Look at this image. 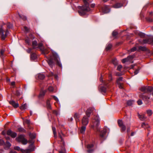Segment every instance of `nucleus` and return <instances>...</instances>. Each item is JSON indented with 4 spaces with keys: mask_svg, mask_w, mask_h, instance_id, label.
Returning a JSON list of instances; mask_svg holds the SVG:
<instances>
[{
    "mask_svg": "<svg viewBox=\"0 0 153 153\" xmlns=\"http://www.w3.org/2000/svg\"><path fill=\"white\" fill-rule=\"evenodd\" d=\"M52 56H50L48 57V63L50 65H51L53 62V60L56 62V64L60 67L62 68V65L60 62L59 58L56 53L53 51H51Z\"/></svg>",
    "mask_w": 153,
    "mask_h": 153,
    "instance_id": "nucleus-1",
    "label": "nucleus"
},
{
    "mask_svg": "<svg viewBox=\"0 0 153 153\" xmlns=\"http://www.w3.org/2000/svg\"><path fill=\"white\" fill-rule=\"evenodd\" d=\"M85 5L82 6H79L80 10L78 11L79 15L81 16L85 15L86 12L90 10V8L89 7V4L88 3V0H83Z\"/></svg>",
    "mask_w": 153,
    "mask_h": 153,
    "instance_id": "nucleus-2",
    "label": "nucleus"
},
{
    "mask_svg": "<svg viewBox=\"0 0 153 153\" xmlns=\"http://www.w3.org/2000/svg\"><path fill=\"white\" fill-rule=\"evenodd\" d=\"M8 32L7 29L5 30L2 27L0 28V36L2 40H4L7 36Z\"/></svg>",
    "mask_w": 153,
    "mask_h": 153,
    "instance_id": "nucleus-3",
    "label": "nucleus"
},
{
    "mask_svg": "<svg viewBox=\"0 0 153 153\" xmlns=\"http://www.w3.org/2000/svg\"><path fill=\"white\" fill-rule=\"evenodd\" d=\"M140 90L144 93L151 92L153 90V87L148 86H143L141 88Z\"/></svg>",
    "mask_w": 153,
    "mask_h": 153,
    "instance_id": "nucleus-4",
    "label": "nucleus"
},
{
    "mask_svg": "<svg viewBox=\"0 0 153 153\" xmlns=\"http://www.w3.org/2000/svg\"><path fill=\"white\" fill-rule=\"evenodd\" d=\"M140 42L141 44L148 43L153 45V37L143 39L142 41H140Z\"/></svg>",
    "mask_w": 153,
    "mask_h": 153,
    "instance_id": "nucleus-5",
    "label": "nucleus"
},
{
    "mask_svg": "<svg viewBox=\"0 0 153 153\" xmlns=\"http://www.w3.org/2000/svg\"><path fill=\"white\" fill-rule=\"evenodd\" d=\"M6 134L7 135L10 136L13 138H15L17 135L16 133L10 129H9L7 131Z\"/></svg>",
    "mask_w": 153,
    "mask_h": 153,
    "instance_id": "nucleus-6",
    "label": "nucleus"
},
{
    "mask_svg": "<svg viewBox=\"0 0 153 153\" xmlns=\"http://www.w3.org/2000/svg\"><path fill=\"white\" fill-rule=\"evenodd\" d=\"M133 58V56H128L127 58H124L122 60V62L124 63L126 62H129L130 63H132V60Z\"/></svg>",
    "mask_w": 153,
    "mask_h": 153,
    "instance_id": "nucleus-7",
    "label": "nucleus"
},
{
    "mask_svg": "<svg viewBox=\"0 0 153 153\" xmlns=\"http://www.w3.org/2000/svg\"><path fill=\"white\" fill-rule=\"evenodd\" d=\"M14 149L18 151H20L23 153H29L31 151V150L30 149H27L25 150L21 149L19 146H16L14 147Z\"/></svg>",
    "mask_w": 153,
    "mask_h": 153,
    "instance_id": "nucleus-8",
    "label": "nucleus"
},
{
    "mask_svg": "<svg viewBox=\"0 0 153 153\" xmlns=\"http://www.w3.org/2000/svg\"><path fill=\"white\" fill-rule=\"evenodd\" d=\"M140 98H142L143 100L146 103H148L149 100L150 98V97L149 96L145 95L144 94H140L139 96Z\"/></svg>",
    "mask_w": 153,
    "mask_h": 153,
    "instance_id": "nucleus-9",
    "label": "nucleus"
},
{
    "mask_svg": "<svg viewBox=\"0 0 153 153\" xmlns=\"http://www.w3.org/2000/svg\"><path fill=\"white\" fill-rule=\"evenodd\" d=\"M39 50L42 52L43 54H46L48 53L50 50L48 48H39Z\"/></svg>",
    "mask_w": 153,
    "mask_h": 153,
    "instance_id": "nucleus-10",
    "label": "nucleus"
},
{
    "mask_svg": "<svg viewBox=\"0 0 153 153\" xmlns=\"http://www.w3.org/2000/svg\"><path fill=\"white\" fill-rule=\"evenodd\" d=\"M88 118L86 116L84 117L82 120V125L84 126H86L88 124Z\"/></svg>",
    "mask_w": 153,
    "mask_h": 153,
    "instance_id": "nucleus-11",
    "label": "nucleus"
},
{
    "mask_svg": "<svg viewBox=\"0 0 153 153\" xmlns=\"http://www.w3.org/2000/svg\"><path fill=\"white\" fill-rule=\"evenodd\" d=\"M94 108L92 107H90L88 108L86 111V114L88 117H89L93 111Z\"/></svg>",
    "mask_w": 153,
    "mask_h": 153,
    "instance_id": "nucleus-12",
    "label": "nucleus"
},
{
    "mask_svg": "<svg viewBox=\"0 0 153 153\" xmlns=\"http://www.w3.org/2000/svg\"><path fill=\"white\" fill-rule=\"evenodd\" d=\"M93 147V145L92 144H88L87 145V147L88 150L87 152L89 153H91L93 151V150L92 149V147Z\"/></svg>",
    "mask_w": 153,
    "mask_h": 153,
    "instance_id": "nucleus-13",
    "label": "nucleus"
},
{
    "mask_svg": "<svg viewBox=\"0 0 153 153\" xmlns=\"http://www.w3.org/2000/svg\"><path fill=\"white\" fill-rule=\"evenodd\" d=\"M25 138L24 135H21L16 138V140L19 142H21Z\"/></svg>",
    "mask_w": 153,
    "mask_h": 153,
    "instance_id": "nucleus-14",
    "label": "nucleus"
},
{
    "mask_svg": "<svg viewBox=\"0 0 153 153\" xmlns=\"http://www.w3.org/2000/svg\"><path fill=\"white\" fill-rule=\"evenodd\" d=\"M9 103L15 108H16L19 106L18 103H16L13 100L10 101L9 102Z\"/></svg>",
    "mask_w": 153,
    "mask_h": 153,
    "instance_id": "nucleus-15",
    "label": "nucleus"
},
{
    "mask_svg": "<svg viewBox=\"0 0 153 153\" xmlns=\"http://www.w3.org/2000/svg\"><path fill=\"white\" fill-rule=\"evenodd\" d=\"M80 117V114H79L78 113H75L74 116V117L75 119L76 122H77L79 121V118Z\"/></svg>",
    "mask_w": 153,
    "mask_h": 153,
    "instance_id": "nucleus-16",
    "label": "nucleus"
},
{
    "mask_svg": "<svg viewBox=\"0 0 153 153\" xmlns=\"http://www.w3.org/2000/svg\"><path fill=\"white\" fill-rule=\"evenodd\" d=\"M102 10L105 13H107L109 12L110 11L109 8L107 6H105L102 8Z\"/></svg>",
    "mask_w": 153,
    "mask_h": 153,
    "instance_id": "nucleus-17",
    "label": "nucleus"
},
{
    "mask_svg": "<svg viewBox=\"0 0 153 153\" xmlns=\"http://www.w3.org/2000/svg\"><path fill=\"white\" fill-rule=\"evenodd\" d=\"M137 48H131L130 51L131 52H134L137 51ZM147 48H138L139 50H137V51H145L146 50Z\"/></svg>",
    "mask_w": 153,
    "mask_h": 153,
    "instance_id": "nucleus-18",
    "label": "nucleus"
},
{
    "mask_svg": "<svg viewBox=\"0 0 153 153\" xmlns=\"http://www.w3.org/2000/svg\"><path fill=\"white\" fill-rule=\"evenodd\" d=\"M45 76V75L43 74H38V78L39 79H43Z\"/></svg>",
    "mask_w": 153,
    "mask_h": 153,
    "instance_id": "nucleus-19",
    "label": "nucleus"
},
{
    "mask_svg": "<svg viewBox=\"0 0 153 153\" xmlns=\"http://www.w3.org/2000/svg\"><path fill=\"white\" fill-rule=\"evenodd\" d=\"M123 6V5L120 3H117L114 5L115 8H120Z\"/></svg>",
    "mask_w": 153,
    "mask_h": 153,
    "instance_id": "nucleus-20",
    "label": "nucleus"
},
{
    "mask_svg": "<svg viewBox=\"0 0 153 153\" xmlns=\"http://www.w3.org/2000/svg\"><path fill=\"white\" fill-rule=\"evenodd\" d=\"M46 92L47 90H45L41 91L39 95V97H43L45 95V93Z\"/></svg>",
    "mask_w": 153,
    "mask_h": 153,
    "instance_id": "nucleus-21",
    "label": "nucleus"
},
{
    "mask_svg": "<svg viewBox=\"0 0 153 153\" xmlns=\"http://www.w3.org/2000/svg\"><path fill=\"white\" fill-rule=\"evenodd\" d=\"M95 122H94V123L93 124V126H99V123H100V121L99 120L97 119V120H96L94 121Z\"/></svg>",
    "mask_w": 153,
    "mask_h": 153,
    "instance_id": "nucleus-22",
    "label": "nucleus"
},
{
    "mask_svg": "<svg viewBox=\"0 0 153 153\" xmlns=\"http://www.w3.org/2000/svg\"><path fill=\"white\" fill-rule=\"evenodd\" d=\"M85 126H82L80 130V132L81 133L83 134L85 132L86 129Z\"/></svg>",
    "mask_w": 153,
    "mask_h": 153,
    "instance_id": "nucleus-23",
    "label": "nucleus"
},
{
    "mask_svg": "<svg viewBox=\"0 0 153 153\" xmlns=\"http://www.w3.org/2000/svg\"><path fill=\"white\" fill-rule=\"evenodd\" d=\"M138 116L140 119L142 120H143L146 118V117H145V115L144 114H143L141 115H139Z\"/></svg>",
    "mask_w": 153,
    "mask_h": 153,
    "instance_id": "nucleus-24",
    "label": "nucleus"
},
{
    "mask_svg": "<svg viewBox=\"0 0 153 153\" xmlns=\"http://www.w3.org/2000/svg\"><path fill=\"white\" fill-rule=\"evenodd\" d=\"M106 131V129H104L102 131H101L100 136L101 137H103L104 136V135L105 134Z\"/></svg>",
    "mask_w": 153,
    "mask_h": 153,
    "instance_id": "nucleus-25",
    "label": "nucleus"
},
{
    "mask_svg": "<svg viewBox=\"0 0 153 153\" xmlns=\"http://www.w3.org/2000/svg\"><path fill=\"white\" fill-rule=\"evenodd\" d=\"M47 106L48 109H51V106L50 103V101L48 100L46 102Z\"/></svg>",
    "mask_w": 153,
    "mask_h": 153,
    "instance_id": "nucleus-26",
    "label": "nucleus"
},
{
    "mask_svg": "<svg viewBox=\"0 0 153 153\" xmlns=\"http://www.w3.org/2000/svg\"><path fill=\"white\" fill-rule=\"evenodd\" d=\"M31 59L34 60L36 58V55L35 53H32L31 55Z\"/></svg>",
    "mask_w": 153,
    "mask_h": 153,
    "instance_id": "nucleus-27",
    "label": "nucleus"
},
{
    "mask_svg": "<svg viewBox=\"0 0 153 153\" xmlns=\"http://www.w3.org/2000/svg\"><path fill=\"white\" fill-rule=\"evenodd\" d=\"M21 143L23 145H26L28 141L25 138Z\"/></svg>",
    "mask_w": 153,
    "mask_h": 153,
    "instance_id": "nucleus-28",
    "label": "nucleus"
},
{
    "mask_svg": "<svg viewBox=\"0 0 153 153\" xmlns=\"http://www.w3.org/2000/svg\"><path fill=\"white\" fill-rule=\"evenodd\" d=\"M23 120V123L24 124L25 123L27 124L28 125H29L30 124V121L29 120L24 119V118H22Z\"/></svg>",
    "mask_w": 153,
    "mask_h": 153,
    "instance_id": "nucleus-29",
    "label": "nucleus"
},
{
    "mask_svg": "<svg viewBox=\"0 0 153 153\" xmlns=\"http://www.w3.org/2000/svg\"><path fill=\"white\" fill-rule=\"evenodd\" d=\"M30 38L29 37H27L25 40V41L26 43L28 44H29L30 43L31 40L30 39Z\"/></svg>",
    "mask_w": 153,
    "mask_h": 153,
    "instance_id": "nucleus-30",
    "label": "nucleus"
},
{
    "mask_svg": "<svg viewBox=\"0 0 153 153\" xmlns=\"http://www.w3.org/2000/svg\"><path fill=\"white\" fill-rule=\"evenodd\" d=\"M146 112L148 115L149 116H151L152 114V112L151 110L149 109L146 111Z\"/></svg>",
    "mask_w": 153,
    "mask_h": 153,
    "instance_id": "nucleus-31",
    "label": "nucleus"
},
{
    "mask_svg": "<svg viewBox=\"0 0 153 153\" xmlns=\"http://www.w3.org/2000/svg\"><path fill=\"white\" fill-rule=\"evenodd\" d=\"M27 107V104H25L22 105L20 107V109L21 110H23L26 108Z\"/></svg>",
    "mask_w": 153,
    "mask_h": 153,
    "instance_id": "nucleus-32",
    "label": "nucleus"
},
{
    "mask_svg": "<svg viewBox=\"0 0 153 153\" xmlns=\"http://www.w3.org/2000/svg\"><path fill=\"white\" fill-rule=\"evenodd\" d=\"M18 130L19 132H25L26 131L24 128L21 127L18 128Z\"/></svg>",
    "mask_w": 153,
    "mask_h": 153,
    "instance_id": "nucleus-33",
    "label": "nucleus"
},
{
    "mask_svg": "<svg viewBox=\"0 0 153 153\" xmlns=\"http://www.w3.org/2000/svg\"><path fill=\"white\" fill-rule=\"evenodd\" d=\"M29 136L31 139H33L36 137V135L35 134L30 133L29 134Z\"/></svg>",
    "mask_w": 153,
    "mask_h": 153,
    "instance_id": "nucleus-34",
    "label": "nucleus"
},
{
    "mask_svg": "<svg viewBox=\"0 0 153 153\" xmlns=\"http://www.w3.org/2000/svg\"><path fill=\"white\" fill-rule=\"evenodd\" d=\"M123 78L122 77H120L117 80V84H120V83H121V82L122 81Z\"/></svg>",
    "mask_w": 153,
    "mask_h": 153,
    "instance_id": "nucleus-35",
    "label": "nucleus"
},
{
    "mask_svg": "<svg viewBox=\"0 0 153 153\" xmlns=\"http://www.w3.org/2000/svg\"><path fill=\"white\" fill-rule=\"evenodd\" d=\"M52 130L53 131V133L54 134V137H55L56 136V129L55 127H52Z\"/></svg>",
    "mask_w": 153,
    "mask_h": 153,
    "instance_id": "nucleus-36",
    "label": "nucleus"
},
{
    "mask_svg": "<svg viewBox=\"0 0 153 153\" xmlns=\"http://www.w3.org/2000/svg\"><path fill=\"white\" fill-rule=\"evenodd\" d=\"M59 153H65V150L63 146L62 147V149L59 151Z\"/></svg>",
    "mask_w": 153,
    "mask_h": 153,
    "instance_id": "nucleus-37",
    "label": "nucleus"
},
{
    "mask_svg": "<svg viewBox=\"0 0 153 153\" xmlns=\"http://www.w3.org/2000/svg\"><path fill=\"white\" fill-rule=\"evenodd\" d=\"M100 81L103 82V81L102 80V79L101 78H100ZM108 82H109V81H104V82H103V85H104L108 87V86L107 85H108Z\"/></svg>",
    "mask_w": 153,
    "mask_h": 153,
    "instance_id": "nucleus-38",
    "label": "nucleus"
},
{
    "mask_svg": "<svg viewBox=\"0 0 153 153\" xmlns=\"http://www.w3.org/2000/svg\"><path fill=\"white\" fill-rule=\"evenodd\" d=\"M118 123L120 127H121V126L124 125L122 121L121 120H119L118 121Z\"/></svg>",
    "mask_w": 153,
    "mask_h": 153,
    "instance_id": "nucleus-39",
    "label": "nucleus"
},
{
    "mask_svg": "<svg viewBox=\"0 0 153 153\" xmlns=\"http://www.w3.org/2000/svg\"><path fill=\"white\" fill-rule=\"evenodd\" d=\"M118 35V33L116 31H114L112 33L113 36L115 38L117 37V36Z\"/></svg>",
    "mask_w": 153,
    "mask_h": 153,
    "instance_id": "nucleus-40",
    "label": "nucleus"
},
{
    "mask_svg": "<svg viewBox=\"0 0 153 153\" xmlns=\"http://www.w3.org/2000/svg\"><path fill=\"white\" fill-rule=\"evenodd\" d=\"M134 103V101L132 100L128 101L127 102V104L128 105H131Z\"/></svg>",
    "mask_w": 153,
    "mask_h": 153,
    "instance_id": "nucleus-41",
    "label": "nucleus"
},
{
    "mask_svg": "<svg viewBox=\"0 0 153 153\" xmlns=\"http://www.w3.org/2000/svg\"><path fill=\"white\" fill-rule=\"evenodd\" d=\"M32 46L33 47H35L37 45V42L36 41L34 40L32 42Z\"/></svg>",
    "mask_w": 153,
    "mask_h": 153,
    "instance_id": "nucleus-42",
    "label": "nucleus"
},
{
    "mask_svg": "<svg viewBox=\"0 0 153 153\" xmlns=\"http://www.w3.org/2000/svg\"><path fill=\"white\" fill-rule=\"evenodd\" d=\"M121 128V131L122 132L124 131L126 129V127L124 125L120 127Z\"/></svg>",
    "mask_w": 153,
    "mask_h": 153,
    "instance_id": "nucleus-43",
    "label": "nucleus"
},
{
    "mask_svg": "<svg viewBox=\"0 0 153 153\" xmlns=\"http://www.w3.org/2000/svg\"><path fill=\"white\" fill-rule=\"evenodd\" d=\"M138 35L142 38L144 37L145 36V34L141 32H139Z\"/></svg>",
    "mask_w": 153,
    "mask_h": 153,
    "instance_id": "nucleus-44",
    "label": "nucleus"
},
{
    "mask_svg": "<svg viewBox=\"0 0 153 153\" xmlns=\"http://www.w3.org/2000/svg\"><path fill=\"white\" fill-rule=\"evenodd\" d=\"M48 90L50 92H52L53 91V88L52 86H49L48 89Z\"/></svg>",
    "mask_w": 153,
    "mask_h": 153,
    "instance_id": "nucleus-45",
    "label": "nucleus"
},
{
    "mask_svg": "<svg viewBox=\"0 0 153 153\" xmlns=\"http://www.w3.org/2000/svg\"><path fill=\"white\" fill-rule=\"evenodd\" d=\"M5 50L3 49H2L0 51V56L2 58V56L3 55V54Z\"/></svg>",
    "mask_w": 153,
    "mask_h": 153,
    "instance_id": "nucleus-46",
    "label": "nucleus"
},
{
    "mask_svg": "<svg viewBox=\"0 0 153 153\" xmlns=\"http://www.w3.org/2000/svg\"><path fill=\"white\" fill-rule=\"evenodd\" d=\"M7 26L8 28H10L12 27V25L10 23H8L7 24Z\"/></svg>",
    "mask_w": 153,
    "mask_h": 153,
    "instance_id": "nucleus-47",
    "label": "nucleus"
},
{
    "mask_svg": "<svg viewBox=\"0 0 153 153\" xmlns=\"http://www.w3.org/2000/svg\"><path fill=\"white\" fill-rule=\"evenodd\" d=\"M111 43H108L107 45L106 48H111L113 47Z\"/></svg>",
    "mask_w": 153,
    "mask_h": 153,
    "instance_id": "nucleus-48",
    "label": "nucleus"
},
{
    "mask_svg": "<svg viewBox=\"0 0 153 153\" xmlns=\"http://www.w3.org/2000/svg\"><path fill=\"white\" fill-rule=\"evenodd\" d=\"M29 37L32 40H33L35 38L34 36L31 34H30Z\"/></svg>",
    "mask_w": 153,
    "mask_h": 153,
    "instance_id": "nucleus-49",
    "label": "nucleus"
},
{
    "mask_svg": "<svg viewBox=\"0 0 153 153\" xmlns=\"http://www.w3.org/2000/svg\"><path fill=\"white\" fill-rule=\"evenodd\" d=\"M19 16L22 19L24 20H26L27 18L25 16H20L19 15Z\"/></svg>",
    "mask_w": 153,
    "mask_h": 153,
    "instance_id": "nucleus-50",
    "label": "nucleus"
},
{
    "mask_svg": "<svg viewBox=\"0 0 153 153\" xmlns=\"http://www.w3.org/2000/svg\"><path fill=\"white\" fill-rule=\"evenodd\" d=\"M6 145L8 147H10L11 146V144L8 141H7L6 142Z\"/></svg>",
    "mask_w": 153,
    "mask_h": 153,
    "instance_id": "nucleus-51",
    "label": "nucleus"
},
{
    "mask_svg": "<svg viewBox=\"0 0 153 153\" xmlns=\"http://www.w3.org/2000/svg\"><path fill=\"white\" fill-rule=\"evenodd\" d=\"M122 68V66L121 65H119L117 68V70L118 71H120Z\"/></svg>",
    "mask_w": 153,
    "mask_h": 153,
    "instance_id": "nucleus-52",
    "label": "nucleus"
},
{
    "mask_svg": "<svg viewBox=\"0 0 153 153\" xmlns=\"http://www.w3.org/2000/svg\"><path fill=\"white\" fill-rule=\"evenodd\" d=\"M137 104L138 105H140L142 104V100H139L137 101Z\"/></svg>",
    "mask_w": 153,
    "mask_h": 153,
    "instance_id": "nucleus-53",
    "label": "nucleus"
},
{
    "mask_svg": "<svg viewBox=\"0 0 153 153\" xmlns=\"http://www.w3.org/2000/svg\"><path fill=\"white\" fill-rule=\"evenodd\" d=\"M33 49V48H28L27 50V52L28 53H32Z\"/></svg>",
    "mask_w": 153,
    "mask_h": 153,
    "instance_id": "nucleus-54",
    "label": "nucleus"
},
{
    "mask_svg": "<svg viewBox=\"0 0 153 153\" xmlns=\"http://www.w3.org/2000/svg\"><path fill=\"white\" fill-rule=\"evenodd\" d=\"M43 42L39 43L38 44V46L39 47H42L43 46Z\"/></svg>",
    "mask_w": 153,
    "mask_h": 153,
    "instance_id": "nucleus-55",
    "label": "nucleus"
},
{
    "mask_svg": "<svg viewBox=\"0 0 153 153\" xmlns=\"http://www.w3.org/2000/svg\"><path fill=\"white\" fill-rule=\"evenodd\" d=\"M53 98V99L56 101L57 102H58V101L59 100H58V98L56 96H52Z\"/></svg>",
    "mask_w": 153,
    "mask_h": 153,
    "instance_id": "nucleus-56",
    "label": "nucleus"
},
{
    "mask_svg": "<svg viewBox=\"0 0 153 153\" xmlns=\"http://www.w3.org/2000/svg\"><path fill=\"white\" fill-rule=\"evenodd\" d=\"M141 126L142 127L144 128H145V127L146 126V125L144 123H142L141 125Z\"/></svg>",
    "mask_w": 153,
    "mask_h": 153,
    "instance_id": "nucleus-57",
    "label": "nucleus"
},
{
    "mask_svg": "<svg viewBox=\"0 0 153 153\" xmlns=\"http://www.w3.org/2000/svg\"><path fill=\"white\" fill-rule=\"evenodd\" d=\"M4 143V142L3 140H0V145H1Z\"/></svg>",
    "mask_w": 153,
    "mask_h": 153,
    "instance_id": "nucleus-58",
    "label": "nucleus"
},
{
    "mask_svg": "<svg viewBox=\"0 0 153 153\" xmlns=\"http://www.w3.org/2000/svg\"><path fill=\"white\" fill-rule=\"evenodd\" d=\"M139 69H137L136 70H135L134 71V75H136V74H137L139 72Z\"/></svg>",
    "mask_w": 153,
    "mask_h": 153,
    "instance_id": "nucleus-59",
    "label": "nucleus"
},
{
    "mask_svg": "<svg viewBox=\"0 0 153 153\" xmlns=\"http://www.w3.org/2000/svg\"><path fill=\"white\" fill-rule=\"evenodd\" d=\"M24 29L25 31L26 32H27L29 31V29L26 27H24Z\"/></svg>",
    "mask_w": 153,
    "mask_h": 153,
    "instance_id": "nucleus-60",
    "label": "nucleus"
},
{
    "mask_svg": "<svg viewBox=\"0 0 153 153\" xmlns=\"http://www.w3.org/2000/svg\"><path fill=\"white\" fill-rule=\"evenodd\" d=\"M33 139H31L29 140L28 141V142L29 143H33V141L32 140Z\"/></svg>",
    "mask_w": 153,
    "mask_h": 153,
    "instance_id": "nucleus-61",
    "label": "nucleus"
},
{
    "mask_svg": "<svg viewBox=\"0 0 153 153\" xmlns=\"http://www.w3.org/2000/svg\"><path fill=\"white\" fill-rule=\"evenodd\" d=\"M119 85V87L120 88H123L122 85L121 84V83H120V84H118Z\"/></svg>",
    "mask_w": 153,
    "mask_h": 153,
    "instance_id": "nucleus-62",
    "label": "nucleus"
},
{
    "mask_svg": "<svg viewBox=\"0 0 153 153\" xmlns=\"http://www.w3.org/2000/svg\"><path fill=\"white\" fill-rule=\"evenodd\" d=\"M112 62L113 63L114 65H116L117 64V62H116L115 59H113L112 61Z\"/></svg>",
    "mask_w": 153,
    "mask_h": 153,
    "instance_id": "nucleus-63",
    "label": "nucleus"
},
{
    "mask_svg": "<svg viewBox=\"0 0 153 153\" xmlns=\"http://www.w3.org/2000/svg\"><path fill=\"white\" fill-rule=\"evenodd\" d=\"M59 137L60 139L62 141V137L61 134H59Z\"/></svg>",
    "mask_w": 153,
    "mask_h": 153,
    "instance_id": "nucleus-64",
    "label": "nucleus"
}]
</instances>
